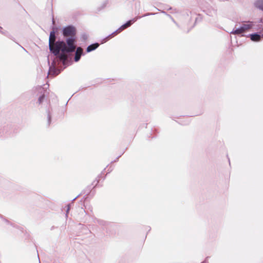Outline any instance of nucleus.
Wrapping results in <instances>:
<instances>
[{"instance_id":"nucleus-1","label":"nucleus","mask_w":263,"mask_h":263,"mask_svg":"<svg viewBox=\"0 0 263 263\" xmlns=\"http://www.w3.org/2000/svg\"><path fill=\"white\" fill-rule=\"evenodd\" d=\"M55 32L54 29L50 32L49 39V48L51 53L56 58L58 59L63 65L66 64L68 60V54L66 50H69L73 48L72 46V39H67L66 43L64 41H55Z\"/></svg>"},{"instance_id":"nucleus-2","label":"nucleus","mask_w":263,"mask_h":263,"mask_svg":"<svg viewBox=\"0 0 263 263\" xmlns=\"http://www.w3.org/2000/svg\"><path fill=\"white\" fill-rule=\"evenodd\" d=\"M63 34L64 36H69L68 39H72V46H73V48L70 49L69 50H66L67 53L68 54L74 52L76 48V46L74 44L76 41V29L75 27L72 26H67L63 28Z\"/></svg>"},{"instance_id":"nucleus-3","label":"nucleus","mask_w":263,"mask_h":263,"mask_svg":"<svg viewBox=\"0 0 263 263\" xmlns=\"http://www.w3.org/2000/svg\"><path fill=\"white\" fill-rule=\"evenodd\" d=\"M254 25L253 22L248 21L246 23L242 24L241 26L236 29H233L231 32V34H240L245 32V31L250 29Z\"/></svg>"},{"instance_id":"nucleus-4","label":"nucleus","mask_w":263,"mask_h":263,"mask_svg":"<svg viewBox=\"0 0 263 263\" xmlns=\"http://www.w3.org/2000/svg\"><path fill=\"white\" fill-rule=\"evenodd\" d=\"M48 64L49 65L48 74L55 76L58 75L60 73V70L55 68L57 63L55 60H53L51 63L48 60Z\"/></svg>"},{"instance_id":"nucleus-5","label":"nucleus","mask_w":263,"mask_h":263,"mask_svg":"<svg viewBox=\"0 0 263 263\" xmlns=\"http://www.w3.org/2000/svg\"><path fill=\"white\" fill-rule=\"evenodd\" d=\"M136 20L135 19H133V20H130L129 21H128L127 23H126L125 24L122 25L120 28H119L117 31H115L114 33H112L111 34H113L114 33H115L117 31H122L123 30L127 28V27H129L133 22H134Z\"/></svg>"},{"instance_id":"nucleus-6","label":"nucleus","mask_w":263,"mask_h":263,"mask_svg":"<svg viewBox=\"0 0 263 263\" xmlns=\"http://www.w3.org/2000/svg\"><path fill=\"white\" fill-rule=\"evenodd\" d=\"M83 53V50L81 47H78L75 53L74 61L78 62L81 58V55Z\"/></svg>"},{"instance_id":"nucleus-7","label":"nucleus","mask_w":263,"mask_h":263,"mask_svg":"<svg viewBox=\"0 0 263 263\" xmlns=\"http://www.w3.org/2000/svg\"><path fill=\"white\" fill-rule=\"evenodd\" d=\"M99 46V44L98 43H95V44L89 45L87 48L86 51L87 52H91V51L95 50L96 49H97Z\"/></svg>"},{"instance_id":"nucleus-8","label":"nucleus","mask_w":263,"mask_h":263,"mask_svg":"<svg viewBox=\"0 0 263 263\" xmlns=\"http://www.w3.org/2000/svg\"><path fill=\"white\" fill-rule=\"evenodd\" d=\"M251 39L253 41L257 42L260 39L261 36L258 33H255L250 35Z\"/></svg>"},{"instance_id":"nucleus-9","label":"nucleus","mask_w":263,"mask_h":263,"mask_svg":"<svg viewBox=\"0 0 263 263\" xmlns=\"http://www.w3.org/2000/svg\"><path fill=\"white\" fill-rule=\"evenodd\" d=\"M256 7L263 11V0H257L255 3Z\"/></svg>"},{"instance_id":"nucleus-10","label":"nucleus","mask_w":263,"mask_h":263,"mask_svg":"<svg viewBox=\"0 0 263 263\" xmlns=\"http://www.w3.org/2000/svg\"><path fill=\"white\" fill-rule=\"evenodd\" d=\"M44 98H45V96H44V95H41V96L39 97V99H38V102H39V104L42 103V102L43 101V100H44Z\"/></svg>"},{"instance_id":"nucleus-11","label":"nucleus","mask_w":263,"mask_h":263,"mask_svg":"<svg viewBox=\"0 0 263 263\" xmlns=\"http://www.w3.org/2000/svg\"><path fill=\"white\" fill-rule=\"evenodd\" d=\"M88 38V36L86 34H83L81 36V39L83 41H86Z\"/></svg>"},{"instance_id":"nucleus-12","label":"nucleus","mask_w":263,"mask_h":263,"mask_svg":"<svg viewBox=\"0 0 263 263\" xmlns=\"http://www.w3.org/2000/svg\"><path fill=\"white\" fill-rule=\"evenodd\" d=\"M48 125H49L50 124V122H51V116H50L49 112L48 114Z\"/></svg>"},{"instance_id":"nucleus-13","label":"nucleus","mask_w":263,"mask_h":263,"mask_svg":"<svg viewBox=\"0 0 263 263\" xmlns=\"http://www.w3.org/2000/svg\"><path fill=\"white\" fill-rule=\"evenodd\" d=\"M67 210H66V216H67V215H68V213L69 212V211L70 210V204H68L67 205Z\"/></svg>"},{"instance_id":"nucleus-14","label":"nucleus","mask_w":263,"mask_h":263,"mask_svg":"<svg viewBox=\"0 0 263 263\" xmlns=\"http://www.w3.org/2000/svg\"><path fill=\"white\" fill-rule=\"evenodd\" d=\"M52 23L54 24V18H52Z\"/></svg>"},{"instance_id":"nucleus-15","label":"nucleus","mask_w":263,"mask_h":263,"mask_svg":"<svg viewBox=\"0 0 263 263\" xmlns=\"http://www.w3.org/2000/svg\"><path fill=\"white\" fill-rule=\"evenodd\" d=\"M77 197H78V196H77V197L74 198L73 199V200H74L76 199V198H77Z\"/></svg>"},{"instance_id":"nucleus-16","label":"nucleus","mask_w":263,"mask_h":263,"mask_svg":"<svg viewBox=\"0 0 263 263\" xmlns=\"http://www.w3.org/2000/svg\"><path fill=\"white\" fill-rule=\"evenodd\" d=\"M148 15V14H145V15H144V16H147V15Z\"/></svg>"},{"instance_id":"nucleus-17","label":"nucleus","mask_w":263,"mask_h":263,"mask_svg":"<svg viewBox=\"0 0 263 263\" xmlns=\"http://www.w3.org/2000/svg\"><path fill=\"white\" fill-rule=\"evenodd\" d=\"M2 29V28L1 27H0V29Z\"/></svg>"}]
</instances>
